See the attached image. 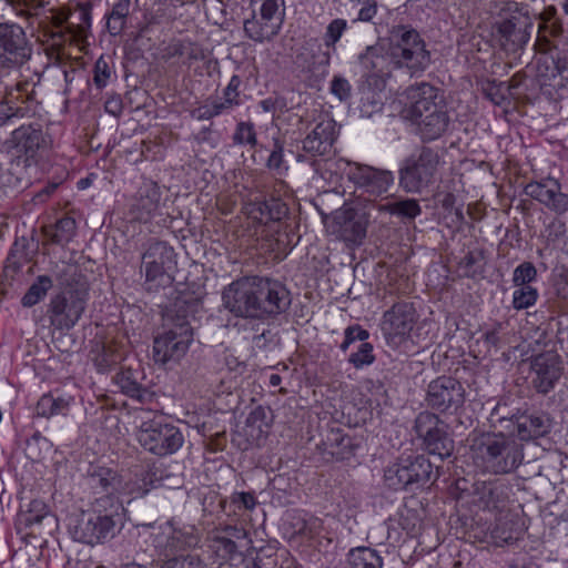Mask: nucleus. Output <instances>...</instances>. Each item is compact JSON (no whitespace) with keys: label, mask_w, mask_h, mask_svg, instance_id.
Here are the masks:
<instances>
[{"label":"nucleus","mask_w":568,"mask_h":568,"mask_svg":"<svg viewBox=\"0 0 568 568\" xmlns=\"http://www.w3.org/2000/svg\"><path fill=\"white\" fill-rule=\"evenodd\" d=\"M387 48L382 42L366 47L358 55L363 75L378 79L383 83L389 77V65L406 69L410 75L423 73L432 62L430 52L419 32L409 24L393 26L386 38Z\"/></svg>","instance_id":"nucleus-1"},{"label":"nucleus","mask_w":568,"mask_h":568,"mask_svg":"<svg viewBox=\"0 0 568 568\" xmlns=\"http://www.w3.org/2000/svg\"><path fill=\"white\" fill-rule=\"evenodd\" d=\"M409 101L407 116L417 126L423 140L433 141L442 136L448 128L449 116L439 89L422 82L406 90Z\"/></svg>","instance_id":"nucleus-2"},{"label":"nucleus","mask_w":568,"mask_h":568,"mask_svg":"<svg viewBox=\"0 0 568 568\" xmlns=\"http://www.w3.org/2000/svg\"><path fill=\"white\" fill-rule=\"evenodd\" d=\"M470 450L477 467L496 475L514 471L524 459L523 445L503 432L475 436Z\"/></svg>","instance_id":"nucleus-3"},{"label":"nucleus","mask_w":568,"mask_h":568,"mask_svg":"<svg viewBox=\"0 0 568 568\" xmlns=\"http://www.w3.org/2000/svg\"><path fill=\"white\" fill-rule=\"evenodd\" d=\"M192 306L184 302H176L166 313L168 329L153 342V358L156 363L162 365L170 362L176 363L186 354L193 342V327L189 314Z\"/></svg>","instance_id":"nucleus-4"},{"label":"nucleus","mask_w":568,"mask_h":568,"mask_svg":"<svg viewBox=\"0 0 568 568\" xmlns=\"http://www.w3.org/2000/svg\"><path fill=\"white\" fill-rule=\"evenodd\" d=\"M438 473L427 456L409 455L399 457L384 470V481L393 490H415L436 480Z\"/></svg>","instance_id":"nucleus-5"},{"label":"nucleus","mask_w":568,"mask_h":568,"mask_svg":"<svg viewBox=\"0 0 568 568\" xmlns=\"http://www.w3.org/2000/svg\"><path fill=\"white\" fill-rule=\"evenodd\" d=\"M89 290L84 282L67 284L53 295L48 305L50 324L58 331H69L75 326L87 308Z\"/></svg>","instance_id":"nucleus-6"},{"label":"nucleus","mask_w":568,"mask_h":568,"mask_svg":"<svg viewBox=\"0 0 568 568\" xmlns=\"http://www.w3.org/2000/svg\"><path fill=\"white\" fill-rule=\"evenodd\" d=\"M495 9L500 14L505 13V18L497 22L499 44L506 52L515 53L528 43L534 28L532 20L516 1H498Z\"/></svg>","instance_id":"nucleus-7"},{"label":"nucleus","mask_w":568,"mask_h":568,"mask_svg":"<svg viewBox=\"0 0 568 568\" xmlns=\"http://www.w3.org/2000/svg\"><path fill=\"white\" fill-rule=\"evenodd\" d=\"M32 55L33 43L26 29L17 22H0V68L19 78Z\"/></svg>","instance_id":"nucleus-8"},{"label":"nucleus","mask_w":568,"mask_h":568,"mask_svg":"<svg viewBox=\"0 0 568 568\" xmlns=\"http://www.w3.org/2000/svg\"><path fill=\"white\" fill-rule=\"evenodd\" d=\"M439 155L432 148L424 146L417 154L403 160L398 170V184L407 193L419 194L435 182Z\"/></svg>","instance_id":"nucleus-9"},{"label":"nucleus","mask_w":568,"mask_h":568,"mask_svg":"<svg viewBox=\"0 0 568 568\" xmlns=\"http://www.w3.org/2000/svg\"><path fill=\"white\" fill-rule=\"evenodd\" d=\"M251 8L252 18L244 22L246 36L255 42L271 40L283 23L284 0H251Z\"/></svg>","instance_id":"nucleus-10"},{"label":"nucleus","mask_w":568,"mask_h":568,"mask_svg":"<svg viewBox=\"0 0 568 568\" xmlns=\"http://www.w3.org/2000/svg\"><path fill=\"white\" fill-rule=\"evenodd\" d=\"M448 429V424L429 410L420 412L415 418L417 438L429 454L439 456L440 460L450 457L454 452V439Z\"/></svg>","instance_id":"nucleus-11"},{"label":"nucleus","mask_w":568,"mask_h":568,"mask_svg":"<svg viewBox=\"0 0 568 568\" xmlns=\"http://www.w3.org/2000/svg\"><path fill=\"white\" fill-rule=\"evenodd\" d=\"M138 440L146 450L158 456H166L178 452L184 437L181 430L168 423L160 420L144 422L139 432Z\"/></svg>","instance_id":"nucleus-12"},{"label":"nucleus","mask_w":568,"mask_h":568,"mask_svg":"<svg viewBox=\"0 0 568 568\" xmlns=\"http://www.w3.org/2000/svg\"><path fill=\"white\" fill-rule=\"evenodd\" d=\"M115 527L116 520L88 510H82L69 525L74 540L91 546L112 539L115 536Z\"/></svg>","instance_id":"nucleus-13"},{"label":"nucleus","mask_w":568,"mask_h":568,"mask_svg":"<svg viewBox=\"0 0 568 568\" xmlns=\"http://www.w3.org/2000/svg\"><path fill=\"white\" fill-rule=\"evenodd\" d=\"M174 250L163 241L149 242L142 254V264L145 268V284L149 291L158 290L170 281L168 274L174 266Z\"/></svg>","instance_id":"nucleus-14"},{"label":"nucleus","mask_w":568,"mask_h":568,"mask_svg":"<svg viewBox=\"0 0 568 568\" xmlns=\"http://www.w3.org/2000/svg\"><path fill=\"white\" fill-rule=\"evenodd\" d=\"M416 321L417 312L414 303L404 300L395 302L384 312L381 321V331L387 344L398 346L405 342Z\"/></svg>","instance_id":"nucleus-15"},{"label":"nucleus","mask_w":568,"mask_h":568,"mask_svg":"<svg viewBox=\"0 0 568 568\" xmlns=\"http://www.w3.org/2000/svg\"><path fill=\"white\" fill-rule=\"evenodd\" d=\"M255 283V276L233 281L222 292L224 307L237 317L258 320Z\"/></svg>","instance_id":"nucleus-16"},{"label":"nucleus","mask_w":568,"mask_h":568,"mask_svg":"<svg viewBox=\"0 0 568 568\" xmlns=\"http://www.w3.org/2000/svg\"><path fill=\"white\" fill-rule=\"evenodd\" d=\"M425 400L433 410L454 414L465 403V388L456 378L440 376L428 384Z\"/></svg>","instance_id":"nucleus-17"},{"label":"nucleus","mask_w":568,"mask_h":568,"mask_svg":"<svg viewBox=\"0 0 568 568\" xmlns=\"http://www.w3.org/2000/svg\"><path fill=\"white\" fill-rule=\"evenodd\" d=\"M256 302L258 303V320L273 317L284 313L291 305L287 288L278 281L255 276Z\"/></svg>","instance_id":"nucleus-18"},{"label":"nucleus","mask_w":568,"mask_h":568,"mask_svg":"<svg viewBox=\"0 0 568 568\" xmlns=\"http://www.w3.org/2000/svg\"><path fill=\"white\" fill-rule=\"evenodd\" d=\"M348 179L355 186L373 196L386 193L394 183L392 171L355 163L348 171Z\"/></svg>","instance_id":"nucleus-19"},{"label":"nucleus","mask_w":568,"mask_h":568,"mask_svg":"<svg viewBox=\"0 0 568 568\" xmlns=\"http://www.w3.org/2000/svg\"><path fill=\"white\" fill-rule=\"evenodd\" d=\"M532 387L540 394L549 393L561 376V361L552 352L535 356L530 364Z\"/></svg>","instance_id":"nucleus-20"},{"label":"nucleus","mask_w":568,"mask_h":568,"mask_svg":"<svg viewBox=\"0 0 568 568\" xmlns=\"http://www.w3.org/2000/svg\"><path fill=\"white\" fill-rule=\"evenodd\" d=\"M525 193L558 215L568 212V194L561 192V186L555 179L530 182L525 186Z\"/></svg>","instance_id":"nucleus-21"},{"label":"nucleus","mask_w":568,"mask_h":568,"mask_svg":"<svg viewBox=\"0 0 568 568\" xmlns=\"http://www.w3.org/2000/svg\"><path fill=\"white\" fill-rule=\"evenodd\" d=\"M9 149L27 160L34 159L45 144L43 131L39 124H22L14 129L6 141Z\"/></svg>","instance_id":"nucleus-22"},{"label":"nucleus","mask_w":568,"mask_h":568,"mask_svg":"<svg viewBox=\"0 0 568 568\" xmlns=\"http://www.w3.org/2000/svg\"><path fill=\"white\" fill-rule=\"evenodd\" d=\"M335 232L339 237L352 244H361L366 236L368 221L364 213L354 209L337 211L333 217Z\"/></svg>","instance_id":"nucleus-23"},{"label":"nucleus","mask_w":568,"mask_h":568,"mask_svg":"<svg viewBox=\"0 0 568 568\" xmlns=\"http://www.w3.org/2000/svg\"><path fill=\"white\" fill-rule=\"evenodd\" d=\"M337 136L336 122L331 118H323L303 140V150L313 156L329 153Z\"/></svg>","instance_id":"nucleus-24"},{"label":"nucleus","mask_w":568,"mask_h":568,"mask_svg":"<svg viewBox=\"0 0 568 568\" xmlns=\"http://www.w3.org/2000/svg\"><path fill=\"white\" fill-rule=\"evenodd\" d=\"M511 429L514 434H509L510 436H517L520 440H530L549 434L551 419L546 413L524 414L516 417Z\"/></svg>","instance_id":"nucleus-25"},{"label":"nucleus","mask_w":568,"mask_h":568,"mask_svg":"<svg viewBox=\"0 0 568 568\" xmlns=\"http://www.w3.org/2000/svg\"><path fill=\"white\" fill-rule=\"evenodd\" d=\"M159 469H141L130 475L128 478L120 476V487L116 489L119 495H128L131 498H139L146 495L152 488L161 485L162 476L158 475Z\"/></svg>","instance_id":"nucleus-26"},{"label":"nucleus","mask_w":568,"mask_h":568,"mask_svg":"<svg viewBox=\"0 0 568 568\" xmlns=\"http://www.w3.org/2000/svg\"><path fill=\"white\" fill-rule=\"evenodd\" d=\"M324 453L329 455L336 462L349 460L356 455L359 442L344 434L339 428H332L326 439L323 440Z\"/></svg>","instance_id":"nucleus-27"},{"label":"nucleus","mask_w":568,"mask_h":568,"mask_svg":"<svg viewBox=\"0 0 568 568\" xmlns=\"http://www.w3.org/2000/svg\"><path fill=\"white\" fill-rule=\"evenodd\" d=\"M168 525L172 530L164 546L165 557H174L179 551L194 549L199 545L201 536L195 526L184 525L182 527H175L173 520H170Z\"/></svg>","instance_id":"nucleus-28"},{"label":"nucleus","mask_w":568,"mask_h":568,"mask_svg":"<svg viewBox=\"0 0 568 568\" xmlns=\"http://www.w3.org/2000/svg\"><path fill=\"white\" fill-rule=\"evenodd\" d=\"M508 490L503 481H484L476 487L478 504L489 511L503 513L508 504Z\"/></svg>","instance_id":"nucleus-29"},{"label":"nucleus","mask_w":568,"mask_h":568,"mask_svg":"<svg viewBox=\"0 0 568 568\" xmlns=\"http://www.w3.org/2000/svg\"><path fill=\"white\" fill-rule=\"evenodd\" d=\"M160 202V187L154 182H146L139 189L132 211L139 221L148 222L159 210Z\"/></svg>","instance_id":"nucleus-30"},{"label":"nucleus","mask_w":568,"mask_h":568,"mask_svg":"<svg viewBox=\"0 0 568 568\" xmlns=\"http://www.w3.org/2000/svg\"><path fill=\"white\" fill-rule=\"evenodd\" d=\"M85 485L95 495L116 493L120 487V475L106 467H93L85 477Z\"/></svg>","instance_id":"nucleus-31"},{"label":"nucleus","mask_w":568,"mask_h":568,"mask_svg":"<svg viewBox=\"0 0 568 568\" xmlns=\"http://www.w3.org/2000/svg\"><path fill=\"white\" fill-rule=\"evenodd\" d=\"M375 207L378 212L397 216L404 223H409L422 214V206L416 199H396L385 203H377Z\"/></svg>","instance_id":"nucleus-32"},{"label":"nucleus","mask_w":568,"mask_h":568,"mask_svg":"<svg viewBox=\"0 0 568 568\" xmlns=\"http://www.w3.org/2000/svg\"><path fill=\"white\" fill-rule=\"evenodd\" d=\"M348 29V23L345 19H333L326 27L323 36L324 45L326 51L322 52L318 57V64L324 68L323 73L326 71L331 62L332 53L336 52V44L343 37L344 32Z\"/></svg>","instance_id":"nucleus-33"},{"label":"nucleus","mask_w":568,"mask_h":568,"mask_svg":"<svg viewBox=\"0 0 568 568\" xmlns=\"http://www.w3.org/2000/svg\"><path fill=\"white\" fill-rule=\"evenodd\" d=\"M251 214L260 223L282 222L288 214L287 205L280 199H270L267 201L254 204Z\"/></svg>","instance_id":"nucleus-34"},{"label":"nucleus","mask_w":568,"mask_h":568,"mask_svg":"<svg viewBox=\"0 0 568 568\" xmlns=\"http://www.w3.org/2000/svg\"><path fill=\"white\" fill-rule=\"evenodd\" d=\"M140 373L131 368L122 369L114 376V383L126 396L143 402L148 390L139 381Z\"/></svg>","instance_id":"nucleus-35"},{"label":"nucleus","mask_w":568,"mask_h":568,"mask_svg":"<svg viewBox=\"0 0 568 568\" xmlns=\"http://www.w3.org/2000/svg\"><path fill=\"white\" fill-rule=\"evenodd\" d=\"M383 558L375 549L357 547L348 551L344 568H383Z\"/></svg>","instance_id":"nucleus-36"},{"label":"nucleus","mask_w":568,"mask_h":568,"mask_svg":"<svg viewBox=\"0 0 568 568\" xmlns=\"http://www.w3.org/2000/svg\"><path fill=\"white\" fill-rule=\"evenodd\" d=\"M567 70L565 62L560 59H555L551 55H542L536 63V75L544 85H556L551 81L557 78H562L564 72Z\"/></svg>","instance_id":"nucleus-37"},{"label":"nucleus","mask_w":568,"mask_h":568,"mask_svg":"<svg viewBox=\"0 0 568 568\" xmlns=\"http://www.w3.org/2000/svg\"><path fill=\"white\" fill-rule=\"evenodd\" d=\"M77 224L74 219L64 216L57 221L54 225L43 229L47 239L58 245L68 244L75 234Z\"/></svg>","instance_id":"nucleus-38"},{"label":"nucleus","mask_w":568,"mask_h":568,"mask_svg":"<svg viewBox=\"0 0 568 568\" xmlns=\"http://www.w3.org/2000/svg\"><path fill=\"white\" fill-rule=\"evenodd\" d=\"M235 105L232 100L227 101L222 98H210L193 111V115L197 120H211L215 116L229 113Z\"/></svg>","instance_id":"nucleus-39"},{"label":"nucleus","mask_w":568,"mask_h":568,"mask_svg":"<svg viewBox=\"0 0 568 568\" xmlns=\"http://www.w3.org/2000/svg\"><path fill=\"white\" fill-rule=\"evenodd\" d=\"M116 495L119 493H108L101 494L100 497H97L91 503V508L88 509L90 513H95L101 516H108L112 520H116L119 517V510L121 508V503L119 501Z\"/></svg>","instance_id":"nucleus-40"},{"label":"nucleus","mask_w":568,"mask_h":568,"mask_svg":"<svg viewBox=\"0 0 568 568\" xmlns=\"http://www.w3.org/2000/svg\"><path fill=\"white\" fill-rule=\"evenodd\" d=\"M130 7L131 0H119L113 4L111 12L106 16V28L110 34L118 36L124 29Z\"/></svg>","instance_id":"nucleus-41"},{"label":"nucleus","mask_w":568,"mask_h":568,"mask_svg":"<svg viewBox=\"0 0 568 568\" xmlns=\"http://www.w3.org/2000/svg\"><path fill=\"white\" fill-rule=\"evenodd\" d=\"M53 286L52 278L48 275H39L27 293L21 298L24 307H31L38 304Z\"/></svg>","instance_id":"nucleus-42"},{"label":"nucleus","mask_w":568,"mask_h":568,"mask_svg":"<svg viewBox=\"0 0 568 568\" xmlns=\"http://www.w3.org/2000/svg\"><path fill=\"white\" fill-rule=\"evenodd\" d=\"M268 427L267 409L263 406H257L251 410L245 420L246 434L253 439H258Z\"/></svg>","instance_id":"nucleus-43"},{"label":"nucleus","mask_w":568,"mask_h":568,"mask_svg":"<svg viewBox=\"0 0 568 568\" xmlns=\"http://www.w3.org/2000/svg\"><path fill=\"white\" fill-rule=\"evenodd\" d=\"M516 415L510 412L506 403H498L491 410L489 420L494 427H499L500 430H506L508 434H514L511 429Z\"/></svg>","instance_id":"nucleus-44"},{"label":"nucleus","mask_w":568,"mask_h":568,"mask_svg":"<svg viewBox=\"0 0 568 568\" xmlns=\"http://www.w3.org/2000/svg\"><path fill=\"white\" fill-rule=\"evenodd\" d=\"M242 547L243 545L237 544L236 540L223 538L219 535L213 537L211 545L214 554L224 561L234 559L235 556L240 554V548Z\"/></svg>","instance_id":"nucleus-45"},{"label":"nucleus","mask_w":568,"mask_h":568,"mask_svg":"<svg viewBox=\"0 0 568 568\" xmlns=\"http://www.w3.org/2000/svg\"><path fill=\"white\" fill-rule=\"evenodd\" d=\"M484 251L481 250L467 252L458 263V267L463 271V275L465 277L474 278L481 274L484 268L480 263L484 261Z\"/></svg>","instance_id":"nucleus-46"},{"label":"nucleus","mask_w":568,"mask_h":568,"mask_svg":"<svg viewBox=\"0 0 568 568\" xmlns=\"http://www.w3.org/2000/svg\"><path fill=\"white\" fill-rule=\"evenodd\" d=\"M13 95H8L0 101V126L12 122L13 119H22L28 115V106L14 105Z\"/></svg>","instance_id":"nucleus-47"},{"label":"nucleus","mask_w":568,"mask_h":568,"mask_svg":"<svg viewBox=\"0 0 568 568\" xmlns=\"http://www.w3.org/2000/svg\"><path fill=\"white\" fill-rule=\"evenodd\" d=\"M233 143L237 145H257L255 125L252 122H239L232 136Z\"/></svg>","instance_id":"nucleus-48"},{"label":"nucleus","mask_w":568,"mask_h":568,"mask_svg":"<svg viewBox=\"0 0 568 568\" xmlns=\"http://www.w3.org/2000/svg\"><path fill=\"white\" fill-rule=\"evenodd\" d=\"M538 298L537 288L531 285L517 286L513 293V306L515 310H526L532 306Z\"/></svg>","instance_id":"nucleus-49"},{"label":"nucleus","mask_w":568,"mask_h":568,"mask_svg":"<svg viewBox=\"0 0 568 568\" xmlns=\"http://www.w3.org/2000/svg\"><path fill=\"white\" fill-rule=\"evenodd\" d=\"M48 515V508L42 500L34 499L29 504V508L21 515V520L26 526L41 524Z\"/></svg>","instance_id":"nucleus-50"},{"label":"nucleus","mask_w":568,"mask_h":568,"mask_svg":"<svg viewBox=\"0 0 568 568\" xmlns=\"http://www.w3.org/2000/svg\"><path fill=\"white\" fill-rule=\"evenodd\" d=\"M537 277V270L531 262H523L513 273V283L515 286L530 285V282Z\"/></svg>","instance_id":"nucleus-51"},{"label":"nucleus","mask_w":568,"mask_h":568,"mask_svg":"<svg viewBox=\"0 0 568 568\" xmlns=\"http://www.w3.org/2000/svg\"><path fill=\"white\" fill-rule=\"evenodd\" d=\"M160 568H204V564L199 555L187 554L185 556H174Z\"/></svg>","instance_id":"nucleus-52"},{"label":"nucleus","mask_w":568,"mask_h":568,"mask_svg":"<svg viewBox=\"0 0 568 568\" xmlns=\"http://www.w3.org/2000/svg\"><path fill=\"white\" fill-rule=\"evenodd\" d=\"M375 361L373 354V345L371 343H362L357 352L349 355L348 362L356 368L371 365Z\"/></svg>","instance_id":"nucleus-53"},{"label":"nucleus","mask_w":568,"mask_h":568,"mask_svg":"<svg viewBox=\"0 0 568 568\" xmlns=\"http://www.w3.org/2000/svg\"><path fill=\"white\" fill-rule=\"evenodd\" d=\"M17 80V77L0 68V90L3 89L8 95H11L13 90L27 91L29 82Z\"/></svg>","instance_id":"nucleus-54"},{"label":"nucleus","mask_w":568,"mask_h":568,"mask_svg":"<svg viewBox=\"0 0 568 568\" xmlns=\"http://www.w3.org/2000/svg\"><path fill=\"white\" fill-rule=\"evenodd\" d=\"M509 525L510 521L499 519L495 527L491 529V537L496 544H511L517 539Z\"/></svg>","instance_id":"nucleus-55"},{"label":"nucleus","mask_w":568,"mask_h":568,"mask_svg":"<svg viewBox=\"0 0 568 568\" xmlns=\"http://www.w3.org/2000/svg\"><path fill=\"white\" fill-rule=\"evenodd\" d=\"M331 93L339 101H348L352 97V85L347 79L342 75H335L331 81Z\"/></svg>","instance_id":"nucleus-56"},{"label":"nucleus","mask_w":568,"mask_h":568,"mask_svg":"<svg viewBox=\"0 0 568 568\" xmlns=\"http://www.w3.org/2000/svg\"><path fill=\"white\" fill-rule=\"evenodd\" d=\"M552 286L556 296L568 302V268L561 267L554 274Z\"/></svg>","instance_id":"nucleus-57"},{"label":"nucleus","mask_w":568,"mask_h":568,"mask_svg":"<svg viewBox=\"0 0 568 568\" xmlns=\"http://www.w3.org/2000/svg\"><path fill=\"white\" fill-rule=\"evenodd\" d=\"M283 152V143L278 139H275L273 150L271 151V154L266 161V166L268 170L282 173L284 164Z\"/></svg>","instance_id":"nucleus-58"},{"label":"nucleus","mask_w":568,"mask_h":568,"mask_svg":"<svg viewBox=\"0 0 568 568\" xmlns=\"http://www.w3.org/2000/svg\"><path fill=\"white\" fill-rule=\"evenodd\" d=\"M345 338L344 342L341 344V349L345 352L348 346L354 343L355 341L364 342L368 338L369 333L368 331L362 328L359 325H353L348 326L345 329Z\"/></svg>","instance_id":"nucleus-59"},{"label":"nucleus","mask_w":568,"mask_h":568,"mask_svg":"<svg viewBox=\"0 0 568 568\" xmlns=\"http://www.w3.org/2000/svg\"><path fill=\"white\" fill-rule=\"evenodd\" d=\"M110 75L111 72L108 62L103 59V57H100L94 64V84L100 89L104 88Z\"/></svg>","instance_id":"nucleus-60"},{"label":"nucleus","mask_w":568,"mask_h":568,"mask_svg":"<svg viewBox=\"0 0 568 568\" xmlns=\"http://www.w3.org/2000/svg\"><path fill=\"white\" fill-rule=\"evenodd\" d=\"M242 84V79L240 75H232L229 84L223 90V98L227 101L232 100V104L237 106L240 105V87Z\"/></svg>","instance_id":"nucleus-61"},{"label":"nucleus","mask_w":568,"mask_h":568,"mask_svg":"<svg viewBox=\"0 0 568 568\" xmlns=\"http://www.w3.org/2000/svg\"><path fill=\"white\" fill-rule=\"evenodd\" d=\"M91 3H80L77 10V28L79 32L83 33L91 27Z\"/></svg>","instance_id":"nucleus-62"},{"label":"nucleus","mask_w":568,"mask_h":568,"mask_svg":"<svg viewBox=\"0 0 568 568\" xmlns=\"http://www.w3.org/2000/svg\"><path fill=\"white\" fill-rule=\"evenodd\" d=\"M381 106L382 103L374 92H368L366 97L363 95L361 99V112L363 115L369 116L378 111Z\"/></svg>","instance_id":"nucleus-63"},{"label":"nucleus","mask_w":568,"mask_h":568,"mask_svg":"<svg viewBox=\"0 0 568 568\" xmlns=\"http://www.w3.org/2000/svg\"><path fill=\"white\" fill-rule=\"evenodd\" d=\"M231 501L244 508L246 510H253L257 504L254 493H234L231 497Z\"/></svg>","instance_id":"nucleus-64"}]
</instances>
